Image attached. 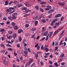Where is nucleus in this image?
Segmentation results:
<instances>
[{
    "instance_id": "f257e3e1",
    "label": "nucleus",
    "mask_w": 67,
    "mask_h": 67,
    "mask_svg": "<svg viewBox=\"0 0 67 67\" xmlns=\"http://www.w3.org/2000/svg\"><path fill=\"white\" fill-rule=\"evenodd\" d=\"M25 5L26 7H30V6L31 5V4H30L28 2H26V3H25Z\"/></svg>"
},
{
    "instance_id": "f03ea898",
    "label": "nucleus",
    "mask_w": 67,
    "mask_h": 67,
    "mask_svg": "<svg viewBox=\"0 0 67 67\" xmlns=\"http://www.w3.org/2000/svg\"><path fill=\"white\" fill-rule=\"evenodd\" d=\"M62 16V14H58L56 15L55 16V18H58L59 17H60Z\"/></svg>"
},
{
    "instance_id": "7ed1b4c3",
    "label": "nucleus",
    "mask_w": 67,
    "mask_h": 67,
    "mask_svg": "<svg viewBox=\"0 0 67 67\" xmlns=\"http://www.w3.org/2000/svg\"><path fill=\"white\" fill-rule=\"evenodd\" d=\"M33 59L30 58L29 59V60H30L28 63H30V64H31V63H32L33 62Z\"/></svg>"
},
{
    "instance_id": "20e7f679",
    "label": "nucleus",
    "mask_w": 67,
    "mask_h": 67,
    "mask_svg": "<svg viewBox=\"0 0 67 67\" xmlns=\"http://www.w3.org/2000/svg\"><path fill=\"white\" fill-rule=\"evenodd\" d=\"M54 11V10L53 9L51 10H50L48 11V13H49V14H50V13H51L52 12H53Z\"/></svg>"
},
{
    "instance_id": "39448f33",
    "label": "nucleus",
    "mask_w": 67,
    "mask_h": 67,
    "mask_svg": "<svg viewBox=\"0 0 67 67\" xmlns=\"http://www.w3.org/2000/svg\"><path fill=\"white\" fill-rule=\"evenodd\" d=\"M31 64L29 63V62L26 63V64L25 65V67H26L29 65V66H30Z\"/></svg>"
},
{
    "instance_id": "423d86ee",
    "label": "nucleus",
    "mask_w": 67,
    "mask_h": 67,
    "mask_svg": "<svg viewBox=\"0 0 67 67\" xmlns=\"http://www.w3.org/2000/svg\"><path fill=\"white\" fill-rule=\"evenodd\" d=\"M4 64H5V65H7L8 64V62L4 60Z\"/></svg>"
},
{
    "instance_id": "0eeeda50",
    "label": "nucleus",
    "mask_w": 67,
    "mask_h": 67,
    "mask_svg": "<svg viewBox=\"0 0 67 67\" xmlns=\"http://www.w3.org/2000/svg\"><path fill=\"white\" fill-rule=\"evenodd\" d=\"M48 32L47 31H46L44 33L43 36H46L47 35Z\"/></svg>"
},
{
    "instance_id": "6e6552de",
    "label": "nucleus",
    "mask_w": 67,
    "mask_h": 67,
    "mask_svg": "<svg viewBox=\"0 0 67 67\" xmlns=\"http://www.w3.org/2000/svg\"><path fill=\"white\" fill-rule=\"evenodd\" d=\"M64 56V53H62L60 55V57L61 58L62 57H63Z\"/></svg>"
},
{
    "instance_id": "1a4fd4ad",
    "label": "nucleus",
    "mask_w": 67,
    "mask_h": 67,
    "mask_svg": "<svg viewBox=\"0 0 67 67\" xmlns=\"http://www.w3.org/2000/svg\"><path fill=\"white\" fill-rule=\"evenodd\" d=\"M22 6V5L20 4H18L17 5V7L18 8H20V7H21Z\"/></svg>"
},
{
    "instance_id": "9d476101",
    "label": "nucleus",
    "mask_w": 67,
    "mask_h": 67,
    "mask_svg": "<svg viewBox=\"0 0 67 67\" xmlns=\"http://www.w3.org/2000/svg\"><path fill=\"white\" fill-rule=\"evenodd\" d=\"M38 23V21H35V25H37Z\"/></svg>"
},
{
    "instance_id": "9b49d317",
    "label": "nucleus",
    "mask_w": 67,
    "mask_h": 67,
    "mask_svg": "<svg viewBox=\"0 0 67 67\" xmlns=\"http://www.w3.org/2000/svg\"><path fill=\"white\" fill-rule=\"evenodd\" d=\"M14 29L15 30H17V29H18V26L17 25H16L14 27Z\"/></svg>"
},
{
    "instance_id": "f8f14e48",
    "label": "nucleus",
    "mask_w": 67,
    "mask_h": 67,
    "mask_svg": "<svg viewBox=\"0 0 67 67\" xmlns=\"http://www.w3.org/2000/svg\"><path fill=\"white\" fill-rule=\"evenodd\" d=\"M32 31H36V29L35 28H33L31 30Z\"/></svg>"
},
{
    "instance_id": "ddd939ff",
    "label": "nucleus",
    "mask_w": 67,
    "mask_h": 67,
    "mask_svg": "<svg viewBox=\"0 0 67 67\" xmlns=\"http://www.w3.org/2000/svg\"><path fill=\"white\" fill-rule=\"evenodd\" d=\"M30 11H30V10L27 9L26 10L25 12V13H27V12H30Z\"/></svg>"
},
{
    "instance_id": "4468645a",
    "label": "nucleus",
    "mask_w": 67,
    "mask_h": 67,
    "mask_svg": "<svg viewBox=\"0 0 67 67\" xmlns=\"http://www.w3.org/2000/svg\"><path fill=\"white\" fill-rule=\"evenodd\" d=\"M18 39L19 40V42H21L22 41V38H21V36H20L19 37Z\"/></svg>"
},
{
    "instance_id": "2eb2a0df",
    "label": "nucleus",
    "mask_w": 67,
    "mask_h": 67,
    "mask_svg": "<svg viewBox=\"0 0 67 67\" xmlns=\"http://www.w3.org/2000/svg\"><path fill=\"white\" fill-rule=\"evenodd\" d=\"M46 7L47 8H49V9H51V8H52V7L49 6V5L47 6Z\"/></svg>"
},
{
    "instance_id": "dca6fc26",
    "label": "nucleus",
    "mask_w": 67,
    "mask_h": 67,
    "mask_svg": "<svg viewBox=\"0 0 67 67\" xmlns=\"http://www.w3.org/2000/svg\"><path fill=\"white\" fill-rule=\"evenodd\" d=\"M41 4H46V3L44 2H42L40 3Z\"/></svg>"
},
{
    "instance_id": "f3484780",
    "label": "nucleus",
    "mask_w": 67,
    "mask_h": 67,
    "mask_svg": "<svg viewBox=\"0 0 67 67\" xmlns=\"http://www.w3.org/2000/svg\"><path fill=\"white\" fill-rule=\"evenodd\" d=\"M35 8L36 9V10H38L39 9V7H38V6H35Z\"/></svg>"
},
{
    "instance_id": "a211bd4d",
    "label": "nucleus",
    "mask_w": 67,
    "mask_h": 67,
    "mask_svg": "<svg viewBox=\"0 0 67 67\" xmlns=\"http://www.w3.org/2000/svg\"><path fill=\"white\" fill-rule=\"evenodd\" d=\"M16 24L15 23H14L13 22L12 23V26H14V25H15Z\"/></svg>"
},
{
    "instance_id": "6ab92c4d",
    "label": "nucleus",
    "mask_w": 67,
    "mask_h": 67,
    "mask_svg": "<svg viewBox=\"0 0 67 67\" xmlns=\"http://www.w3.org/2000/svg\"><path fill=\"white\" fill-rule=\"evenodd\" d=\"M57 20H58V19H55L54 20H53V21L55 23V22L56 21H57Z\"/></svg>"
},
{
    "instance_id": "aec40b11",
    "label": "nucleus",
    "mask_w": 67,
    "mask_h": 67,
    "mask_svg": "<svg viewBox=\"0 0 67 67\" xmlns=\"http://www.w3.org/2000/svg\"><path fill=\"white\" fill-rule=\"evenodd\" d=\"M12 37H13L14 38H15L16 37V34H14V35L12 36Z\"/></svg>"
},
{
    "instance_id": "412c9836",
    "label": "nucleus",
    "mask_w": 67,
    "mask_h": 67,
    "mask_svg": "<svg viewBox=\"0 0 67 67\" xmlns=\"http://www.w3.org/2000/svg\"><path fill=\"white\" fill-rule=\"evenodd\" d=\"M40 10L41 11V12H44V10L41 8H40Z\"/></svg>"
},
{
    "instance_id": "4be33fe9",
    "label": "nucleus",
    "mask_w": 67,
    "mask_h": 67,
    "mask_svg": "<svg viewBox=\"0 0 67 67\" xmlns=\"http://www.w3.org/2000/svg\"><path fill=\"white\" fill-rule=\"evenodd\" d=\"M44 15L43 14H41L40 16V19H41V18H44Z\"/></svg>"
},
{
    "instance_id": "5701e85b",
    "label": "nucleus",
    "mask_w": 67,
    "mask_h": 67,
    "mask_svg": "<svg viewBox=\"0 0 67 67\" xmlns=\"http://www.w3.org/2000/svg\"><path fill=\"white\" fill-rule=\"evenodd\" d=\"M42 22L43 23H45V22H46V21H45V19H43L42 21Z\"/></svg>"
},
{
    "instance_id": "b1692460",
    "label": "nucleus",
    "mask_w": 67,
    "mask_h": 67,
    "mask_svg": "<svg viewBox=\"0 0 67 67\" xmlns=\"http://www.w3.org/2000/svg\"><path fill=\"white\" fill-rule=\"evenodd\" d=\"M18 3L17 1H15L14 2V4H16Z\"/></svg>"
},
{
    "instance_id": "393cba45",
    "label": "nucleus",
    "mask_w": 67,
    "mask_h": 67,
    "mask_svg": "<svg viewBox=\"0 0 67 67\" xmlns=\"http://www.w3.org/2000/svg\"><path fill=\"white\" fill-rule=\"evenodd\" d=\"M58 30H57L56 31L54 34V35H55V34H56L57 33V32H58Z\"/></svg>"
},
{
    "instance_id": "a878e982",
    "label": "nucleus",
    "mask_w": 67,
    "mask_h": 67,
    "mask_svg": "<svg viewBox=\"0 0 67 67\" xmlns=\"http://www.w3.org/2000/svg\"><path fill=\"white\" fill-rule=\"evenodd\" d=\"M24 53L25 54V55H27V54H28V52L27 51H25Z\"/></svg>"
},
{
    "instance_id": "bb28decb",
    "label": "nucleus",
    "mask_w": 67,
    "mask_h": 67,
    "mask_svg": "<svg viewBox=\"0 0 67 67\" xmlns=\"http://www.w3.org/2000/svg\"><path fill=\"white\" fill-rule=\"evenodd\" d=\"M6 45L8 47H11V45L9 44H7Z\"/></svg>"
},
{
    "instance_id": "cd10ccee",
    "label": "nucleus",
    "mask_w": 67,
    "mask_h": 67,
    "mask_svg": "<svg viewBox=\"0 0 67 67\" xmlns=\"http://www.w3.org/2000/svg\"><path fill=\"white\" fill-rule=\"evenodd\" d=\"M45 37H43L41 40H40V42H41V41H44V40H45Z\"/></svg>"
},
{
    "instance_id": "c85d7f7f",
    "label": "nucleus",
    "mask_w": 67,
    "mask_h": 67,
    "mask_svg": "<svg viewBox=\"0 0 67 67\" xmlns=\"http://www.w3.org/2000/svg\"><path fill=\"white\" fill-rule=\"evenodd\" d=\"M36 18L37 19H38V20H40V18L38 16H36Z\"/></svg>"
},
{
    "instance_id": "c756f323",
    "label": "nucleus",
    "mask_w": 67,
    "mask_h": 67,
    "mask_svg": "<svg viewBox=\"0 0 67 67\" xmlns=\"http://www.w3.org/2000/svg\"><path fill=\"white\" fill-rule=\"evenodd\" d=\"M48 48H46L44 50L45 51H46V52H48Z\"/></svg>"
},
{
    "instance_id": "7c9ffc66",
    "label": "nucleus",
    "mask_w": 67,
    "mask_h": 67,
    "mask_svg": "<svg viewBox=\"0 0 67 67\" xmlns=\"http://www.w3.org/2000/svg\"><path fill=\"white\" fill-rule=\"evenodd\" d=\"M12 37V36H9V37H8V38L9 40H10V38H11Z\"/></svg>"
},
{
    "instance_id": "2f4dec72",
    "label": "nucleus",
    "mask_w": 67,
    "mask_h": 67,
    "mask_svg": "<svg viewBox=\"0 0 67 67\" xmlns=\"http://www.w3.org/2000/svg\"><path fill=\"white\" fill-rule=\"evenodd\" d=\"M21 29H19L18 31V33L19 34H20L21 33Z\"/></svg>"
},
{
    "instance_id": "473e14b6",
    "label": "nucleus",
    "mask_w": 67,
    "mask_h": 67,
    "mask_svg": "<svg viewBox=\"0 0 67 67\" xmlns=\"http://www.w3.org/2000/svg\"><path fill=\"white\" fill-rule=\"evenodd\" d=\"M12 19H16V16H13L12 17Z\"/></svg>"
},
{
    "instance_id": "72a5a7b5",
    "label": "nucleus",
    "mask_w": 67,
    "mask_h": 67,
    "mask_svg": "<svg viewBox=\"0 0 67 67\" xmlns=\"http://www.w3.org/2000/svg\"><path fill=\"white\" fill-rule=\"evenodd\" d=\"M54 23V22H53V21H52L51 23V25H52V26H53V23Z\"/></svg>"
},
{
    "instance_id": "f704fd0d",
    "label": "nucleus",
    "mask_w": 67,
    "mask_h": 67,
    "mask_svg": "<svg viewBox=\"0 0 67 67\" xmlns=\"http://www.w3.org/2000/svg\"><path fill=\"white\" fill-rule=\"evenodd\" d=\"M36 58V59H37L38 58V54H36L35 55Z\"/></svg>"
},
{
    "instance_id": "c9c22d12",
    "label": "nucleus",
    "mask_w": 67,
    "mask_h": 67,
    "mask_svg": "<svg viewBox=\"0 0 67 67\" xmlns=\"http://www.w3.org/2000/svg\"><path fill=\"white\" fill-rule=\"evenodd\" d=\"M62 3L61 2H60V1H59L58 4H59V5H62Z\"/></svg>"
},
{
    "instance_id": "e433bc0d",
    "label": "nucleus",
    "mask_w": 67,
    "mask_h": 67,
    "mask_svg": "<svg viewBox=\"0 0 67 67\" xmlns=\"http://www.w3.org/2000/svg\"><path fill=\"white\" fill-rule=\"evenodd\" d=\"M40 64L41 66H43V65H44V64H43V62H40Z\"/></svg>"
},
{
    "instance_id": "4c0bfd02",
    "label": "nucleus",
    "mask_w": 67,
    "mask_h": 67,
    "mask_svg": "<svg viewBox=\"0 0 67 67\" xmlns=\"http://www.w3.org/2000/svg\"><path fill=\"white\" fill-rule=\"evenodd\" d=\"M55 66H56V67H57V66H58V65H57V63H55V64H54Z\"/></svg>"
},
{
    "instance_id": "58836bf2",
    "label": "nucleus",
    "mask_w": 67,
    "mask_h": 67,
    "mask_svg": "<svg viewBox=\"0 0 67 67\" xmlns=\"http://www.w3.org/2000/svg\"><path fill=\"white\" fill-rule=\"evenodd\" d=\"M66 4V3H65V2H64L63 3H62V5H65V4Z\"/></svg>"
},
{
    "instance_id": "ea45409f",
    "label": "nucleus",
    "mask_w": 67,
    "mask_h": 67,
    "mask_svg": "<svg viewBox=\"0 0 67 67\" xmlns=\"http://www.w3.org/2000/svg\"><path fill=\"white\" fill-rule=\"evenodd\" d=\"M6 11L7 12H10V9H7Z\"/></svg>"
},
{
    "instance_id": "a19ab883",
    "label": "nucleus",
    "mask_w": 67,
    "mask_h": 67,
    "mask_svg": "<svg viewBox=\"0 0 67 67\" xmlns=\"http://www.w3.org/2000/svg\"><path fill=\"white\" fill-rule=\"evenodd\" d=\"M3 19L4 20H5V21H6L7 20V18H6V17H4L3 18Z\"/></svg>"
},
{
    "instance_id": "79ce46f5",
    "label": "nucleus",
    "mask_w": 67,
    "mask_h": 67,
    "mask_svg": "<svg viewBox=\"0 0 67 67\" xmlns=\"http://www.w3.org/2000/svg\"><path fill=\"white\" fill-rule=\"evenodd\" d=\"M5 52V50L1 51V52L2 53H4Z\"/></svg>"
},
{
    "instance_id": "37998d69",
    "label": "nucleus",
    "mask_w": 67,
    "mask_h": 67,
    "mask_svg": "<svg viewBox=\"0 0 67 67\" xmlns=\"http://www.w3.org/2000/svg\"><path fill=\"white\" fill-rule=\"evenodd\" d=\"M40 48V46H38L37 47V50H39Z\"/></svg>"
},
{
    "instance_id": "c03bdc74",
    "label": "nucleus",
    "mask_w": 67,
    "mask_h": 67,
    "mask_svg": "<svg viewBox=\"0 0 67 67\" xmlns=\"http://www.w3.org/2000/svg\"><path fill=\"white\" fill-rule=\"evenodd\" d=\"M63 42V40H62L60 42L59 45H60L62 44V43Z\"/></svg>"
},
{
    "instance_id": "a18cd8bd",
    "label": "nucleus",
    "mask_w": 67,
    "mask_h": 67,
    "mask_svg": "<svg viewBox=\"0 0 67 67\" xmlns=\"http://www.w3.org/2000/svg\"><path fill=\"white\" fill-rule=\"evenodd\" d=\"M26 8L25 7L22 9V10H26Z\"/></svg>"
},
{
    "instance_id": "49530a36",
    "label": "nucleus",
    "mask_w": 67,
    "mask_h": 67,
    "mask_svg": "<svg viewBox=\"0 0 67 67\" xmlns=\"http://www.w3.org/2000/svg\"><path fill=\"white\" fill-rule=\"evenodd\" d=\"M11 18H12L11 16H9L8 17V19L9 20H11Z\"/></svg>"
},
{
    "instance_id": "de8ad7c7",
    "label": "nucleus",
    "mask_w": 67,
    "mask_h": 67,
    "mask_svg": "<svg viewBox=\"0 0 67 67\" xmlns=\"http://www.w3.org/2000/svg\"><path fill=\"white\" fill-rule=\"evenodd\" d=\"M4 31V29H1L0 30V31L1 32H3V31Z\"/></svg>"
},
{
    "instance_id": "09e8293b",
    "label": "nucleus",
    "mask_w": 67,
    "mask_h": 67,
    "mask_svg": "<svg viewBox=\"0 0 67 67\" xmlns=\"http://www.w3.org/2000/svg\"><path fill=\"white\" fill-rule=\"evenodd\" d=\"M14 54L15 56H16V55H17V53H16L15 52H14Z\"/></svg>"
},
{
    "instance_id": "8fccbe9b",
    "label": "nucleus",
    "mask_w": 67,
    "mask_h": 67,
    "mask_svg": "<svg viewBox=\"0 0 67 67\" xmlns=\"http://www.w3.org/2000/svg\"><path fill=\"white\" fill-rule=\"evenodd\" d=\"M9 51H13V50L11 48H9L8 49Z\"/></svg>"
},
{
    "instance_id": "3c124183",
    "label": "nucleus",
    "mask_w": 67,
    "mask_h": 67,
    "mask_svg": "<svg viewBox=\"0 0 67 67\" xmlns=\"http://www.w3.org/2000/svg\"><path fill=\"white\" fill-rule=\"evenodd\" d=\"M27 50L28 51V52H31V50H30V49L29 48H28Z\"/></svg>"
},
{
    "instance_id": "603ef678",
    "label": "nucleus",
    "mask_w": 67,
    "mask_h": 67,
    "mask_svg": "<svg viewBox=\"0 0 67 67\" xmlns=\"http://www.w3.org/2000/svg\"><path fill=\"white\" fill-rule=\"evenodd\" d=\"M49 63L50 64H53V62L51 61H49Z\"/></svg>"
},
{
    "instance_id": "864d4df0",
    "label": "nucleus",
    "mask_w": 67,
    "mask_h": 67,
    "mask_svg": "<svg viewBox=\"0 0 67 67\" xmlns=\"http://www.w3.org/2000/svg\"><path fill=\"white\" fill-rule=\"evenodd\" d=\"M42 7L43 8H44L45 7H46V6L45 5H41Z\"/></svg>"
},
{
    "instance_id": "5fc2aeb1",
    "label": "nucleus",
    "mask_w": 67,
    "mask_h": 67,
    "mask_svg": "<svg viewBox=\"0 0 67 67\" xmlns=\"http://www.w3.org/2000/svg\"><path fill=\"white\" fill-rule=\"evenodd\" d=\"M38 46V43L36 45H35V47H37V46Z\"/></svg>"
},
{
    "instance_id": "6e6d98bb",
    "label": "nucleus",
    "mask_w": 67,
    "mask_h": 67,
    "mask_svg": "<svg viewBox=\"0 0 67 67\" xmlns=\"http://www.w3.org/2000/svg\"><path fill=\"white\" fill-rule=\"evenodd\" d=\"M29 25L28 24H26L25 26L26 27H29Z\"/></svg>"
},
{
    "instance_id": "4d7b16f0",
    "label": "nucleus",
    "mask_w": 67,
    "mask_h": 67,
    "mask_svg": "<svg viewBox=\"0 0 67 67\" xmlns=\"http://www.w3.org/2000/svg\"><path fill=\"white\" fill-rule=\"evenodd\" d=\"M44 46H41V49H44Z\"/></svg>"
},
{
    "instance_id": "13d9d810",
    "label": "nucleus",
    "mask_w": 67,
    "mask_h": 67,
    "mask_svg": "<svg viewBox=\"0 0 67 67\" xmlns=\"http://www.w3.org/2000/svg\"><path fill=\"white\" fill-rule=\"evenodd\" d=\"M49 53H45V55H49Z\"/></svg>"
},
{
    "instance_id": "bf43d9fd",
    "label": "nucleus",
    "mask_w": 67,
    "mask_h": 67,
    "mask_svg": "<svg viewBox=\"0 0 67 67\" xmlns=\"http://www.w3.org/2000/svg\"><path fill=\"white\" fill-rule=\"evenodd\" d=\"M59 23H55V25H59Z\"/></svg>"
},
{
    "instance_id": "052dcab7",
    "label": "nucleus",
    "mask_w": 67,
    "mask_h": 67,
    "mask_svg": "<svg viewBox=\"0 0 67 67\" xmlns=\"http://www.w3.org/2000/svg\"><path fill=\"white\" fill-rule=\"evenodd\" d=\"M58 45V42H57L55 44V46H57V45Z\"/></svg>"
},
{
    "instance_id": "680f3d73",
    "label": "nucleus",
    "mask_w": 67,
    "mask_h": 67,
    "mask_svg": "<svg viewBox=\"0 0 67 67\" xmlns=\"http://www.w3.org/2000/svg\"><path fill=\"white\" fill-rule=\"evenodd\" d=\"M12 3H13V2L12 1L10 2L9 3V4H12Z\"/></svg>"
},
{
    "instance_id": "e2e57ef3",
    "label": "nucleus",
    "mask_w": 67,
    "mask_h": 67,
    "mask_svg": "<svg viewBox=\"0 0 67 67\" xmlns=\"http://www.w3.org/2000/svg\"><path fill=\"white\" fill-rule=\"evenodd\" d=\"M20 59L21 60H23V57H21L20 58Z\"/></svg>"
},
{
    "instance_id": "0e129e2a",
    "label": "nucleus",
    "mask_w": 67,
    "mask_h": 67,
    "mask_svg": "<svg viewBox=\"0 0 67 67\" xmlns=\"http://www.w3.org/2000/svg\"><path fill=\"white\" fill-rule=\"evenodd\" d=\"M16 61H17V62H19L20 61V60H19V59L17 58L16 60Z\"/></svg>"
},
{
    "instance_id": "69168bd1",
    "label": "nucleus",
    "mask_w": 67,
    "mask_h": 67,
    "mask_svg": "<svg viewBox=\"0 0 67 67\" xmlns=\"http://www.w3.org/2000/svg\"><path fill=\"white\" fill-rule=\"evenodd\" d=\"M53 31H52L51 33H50V35H52L53 34Z\"/></svg>"
},
{
    "instance_id": "338daca9",
    "label": "nucleus",
    "mask_w": 67,
    "mask_h": 67,
    "mask_svg": "<svg viewBox=\"0 0 67 67\" xmlns=\"http://www.w3.org/2000/svg\"><path fill=\"white\" fill-rule=\"evenodd\" d=\"M65 41H67V37H65Z\"/></svg>"
},
{
    "instance_id": "774afa93",
    "label": "nucleus",
    "mask_w": 67,
    "mask_h": 67,
    "mask_svg": "<svg viewBox=\"0 0 67 67\" xmlns=\"http://www.w3.org/2000/svg\"><path fill=\"white\" fill-rule=\"evenodd\" d=\"M13 67H16V66H15V64H14L13 65Z\"/></svg>"
}]
</instances>
